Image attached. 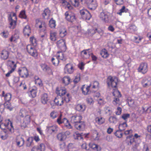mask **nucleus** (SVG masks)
<instances>
[{
    "instance_id": "obj_1",
    "label": "nucleus",
    "mask_w": 151,
    "mask_h": 151,
    "mask_svg": "<svg viewBox=\"0 0 151 151\" xmlns=\"http://www.w3.org/2000/svg\"><path fill=\"white\" fill-rule=\"evenodd\" d=\"M107 83L110 88H115L114 91L112 93L114 96L112 101L113 104L116 106L119 105L121 104V102L119 98L121 97V95L120 92L116 89L117 83V78L116 77L109 76L107 79Z\"/></svg>"
},
{
    "instance_id": "obj_2",
    "label": "nucleus",
    "mask_w": 151,
    "mask_h": 151,
    "mask_svg": "<svg viewBox=\"0 0 151 151\" xmlns=\"http://www.w3.org/2000/svg\"><path fill=\"white\" fill-rule=\"evenodd\" d=\"M50 116L52 119H54L58 116L57 120V122L59 125H60L63 123L67 128L70 129L72 128V126L68 120L65 118H62V114L59 115L58 112L55 111H53L50 113Z\"/></svg>"
},
{
    "instance_id": "obj_3",
    "label": "nucleus",
    "mask_w": 151,
    "mask_h": 151,
    "mask_svg": "<svg viewBox=\"0 0 151 151\" xmlns=\"http://www.w3.org/2000/svg\"><path fill=\"white\" fill-rule=\"evenodd\" d=\"M25 111H22L19 113V116L20 117V122L22 127H25L30 122V115L25 114Z\"/></svg>"
},
{
    "instance_id": "obj_4",
    "label": "nucleus",
    "mask_w": 151,
    "mask_h": 151,
    "mask_svg": "<svg viewBox=\"0 0 151 151\" xmlns=\"http://www.w3.org/2000/svg\"><path fill=\"white\" fill-rule=\"evenodd\" d=\"M66 58L63 52L59 51L56 54V55L54 58H52L51 59V61L52 64L55 66H57L59 63L60 60L65 61Z\"/></svg>"
},
{
    "instance_id": "obj_5",
    "label": "nucleus",
    "mask_w": 151,
    "mask_h": 151,
    "mask_svg": "<svg viewBox=\"0 0 151 151\" xmlns=\"http://www.w3.org/2000/svg\"><path fill=\"white\" fill-rule=\"evenodd\" d=\"M14 52L13 47L10 46L8 48L3 50L0 53V58L2 60H5L7 59L9 56L10 52Z\"/></svg>"
},
{
    "instance_id": "obj_6",
    "label": "nucleus",
    "mask_w": 151,
    "mask_h": 151,
    "mask_svg": "<svg viewBox=\"0 0 151 151\" xmlns=\"http://www.w3.org/2000/svg\"><path fill=\"white\" fill-rule=\"evenodd\" d=\"M9 22L10 23V28L14 29L16 26L17 17L15 13H11L8 17Z\"/></svg>"
},
{
    "instance_id": "obj_7",
    "label": "nucleus",
    "mask_w": 151,
    "mask_h": 151,
    "mask_svg": "<svg viewBox=\"0 0 151 151\" xmlns=\"http://www.w3.org/2000/svg\"><path fill=\"white\" fill-rule=\"evenodd\" d=\"M12 128V123L9 119L5 120V123L2 122L0 123V128L1 129H7L11 131Z\"/></svg>"
},
{
    "instance_id": "obj_8",
    "label": "nucleus",
    "mask_w": 151,
    "mask_h": 151,
    "mask_svg": "<svg viewBox=\"0 0 151 151\" xmlns=\"http://www.w3.org/2000/svg\"><path fill=\"white\" fill-rule=\"evenodd\" d=\"M31 45H28L27 46V49L28 53L31 56L36 58L38 55L37 50Z\"/></svg>"
},
{
    "instance_id": "obj_9",
    "label": "nucleus",
    "mask_w": 151,
    "mask_h": 151,
    "mask_svg": "<svg viewBox=\"0 0 151 151\" xmlns=\"http://www.w3.org/2000/svg\"><path fill=\"white\" fill-rule=\"evenodd\" d=\"M138 71L142 74H145L148 70V65L146 63H142L140 64L137 69Z\"/></svg>"
},
{
    "instance_id": "obj_10",
    "label": "nucleus",
    "mask_w": 151,
    "mask_h": 151,
    "mask_svg": "<svg viewBox=\"0 0 151 151\" xmlns=\"http://www.w3.org/2000/svg\"><path fill=\"white\" fill-rule=\"evenodd\" d=\"M80 13L83 19L89 20L91 17L90 14L87 10L83 9L80 10Z\"/></svg>"
},
{
    "instance_id": "obj_11",
    "label": "nucleus",
    "mask_w": 151,
    "mask_h": 151,
    "mask_svg": "<svg viewBox=\"0 0 151 151\" xmlns=\"http://www.w3.org/2000/svg\"><path fill=\"white\" fill-rule=\"evenodd\" d=\"M143 87H147L151 85V77L146 76L143 78L142 81Z\"/></svg>"
},
{
    "instance_id": "obj_12",
    "label": "nucleus",
    "mask_w": 151,
    "mask_h": 151,
    "mask_svg": "<svg viewBox=\"0 0 151 151\" xmlns=\"http://www.w3.org/2000/svg\"><path fill=\"white\" fill-rule=\"evenodd\" d=\"M65 15L66 19L68 21L72 22L76 20L75 14L73 13L66 12Z\"/></svg>"
},
{
    "instance_id": "obj_13",
    "label": "nucleus",
    "mask_w": 151,
    "mask_h": 151,
    "mask_svg": "<svg viewBox=\"0 0 151 151\" xmlns=\"http://www.w3.org/2000/svg\"><path fill=\"white\" fill-rule=\"evenodd\" d=\"M74 68L73 65L71 63L67 64L64 68L65 73L68 74H72L74 72Z\"/></svg>"
},
{
    "instance_id": "obj_14",
    "label": "nucleus",
    "mask_w": 151,
    "mask_h": 151,
    "mask_svg": "<svg viewBox=\"0 0 151 151\" xmlns=\"http://www.w3.org/2000/svg\"><path fill=\"white\" fill-rule=\"evenodd\" d=\"M88 8L91 10H95L97 6L96 0H87Z\"/></svg>"
},
{
    "instance_id": "obj_15",
    "label": "nucleus",
    "mask_w": 151,
    "mask_h": 151,
    "mask_svg": "<svg viewBox=\"0 0 151 151\" xmlns=\"http://www.w3.org/2000/svg\"><path fill=\"white\" fill-rule=\"evenodd\" d=\"M57 44L58 47L62 51L61 52L65 51L66 50V46L65 42L63 39H61L57 42Z\"/></svg>"
},
{
    "instance_id": "obj_16",
    "label": "nucleus",
    "mask_w": 151,
    "mask_h": 151,
    "mask_svg": "<svg viewBox=\"0 0 151 151\" xmlns=\"http://www.w3.org/2000/svg\"><path fill=\"white\" fill-rule=\"evenodd\" d=\"M36 27H38L40 29L42 28L43 31H45L46 30L47 25L44 22L37 19L36 20Z\"/></svg>"
},
{
    "instance_id": "obj_17",
    "label": "nucleus",
    "mask_w": 151,
    "mask_h": 151,
    "mask_svg": "<svg viewBox=\"0 0 151 151\" xmlns=\"http://www.w3.org/2000/svg\"><path fill=\"white\" fill-rule=\"evenodd\" d=\"M18 72L22 77H27L28 75V71L25 67L20 68L18 71Z\"/></svg>"
},
{
    "instance_id": "obj_18",
    "label": "nucleus",
    "mask_w": 151,
    "mask_h": 151,
    "mask_svg": "<svg viewBox=\"0 0 151 151\" xmlns=\"http://www.w3.org/2000/svg\"><path fill=\"white\" fill-rule=\"evenodd\" d=\"M82 119V116L80 115H75L71 117V122L75 124L79 122Z\"/></svg>"
},
{
    "instance_id": "obj_19",
    "label": "nucleus",
    "mask_w": 151,
    "mask_h": 151,
    "mask_svg": "<svg viewBox=\"0 0 151 151\" xmlns=\"http://www.w3.org/2000/svg\"><path fill=\"white\" fill-rule=\"evenodd\" d=\"M45 148V145L41 143L40 145L34 146L32 148L31 151H44Z\"/></svg>"
},
{
    "instance_id": "obj_20",
    "label": "nucleus",
    "mask_w": 151,
    "mask_h": 151,
    "mask_svg": "<svg viewBox=\"0 0 151 151\" xmlns=\"http://www.w3.org/2000/svg\"><path fill=\"white\" fill-rule=\"evenodd\" d=\"M49 99V98L47 93H44L41 95L40 101L42 104H47Z\"/></svg>"
},
{
    "instance_id": "obj_21",
    "label": "nucleus",
    "mask_w": 151,
    "mask_h": 151,
    "mask_svg": "<svg viewBox=\"0 0 151 151\" xmlns=\"http://www.w3.org/2000/svg\"><path fill=\"white\" fill-rule=\"evenodd\" d=\"M60 2L62 6L65 9H71L72 7L68 3L67 0H60Z\"/></svg>"
},
{
    "instance_id": "obj_22",
    "label": "nucleus",
    "mask_w": 151,
    "mask_h": 151,
    "mask_svg": "<svg viewBox=\"0 0 151 151\" xmlns=\"http://www.w3.org/2000/svg\"><path fill=\"white\" fill-rule=\"evenodd\" d=\"M56 93L58 95L60 96H63L67 93L66 89L63 87H62L60 88H57L56 90Z\"/></svg>"
},
{
    "instance_id": "obj_23",
    "label": "nucleus",
    "mask_w": 151,
    "mask_h": 151,
    "mask_svg": "<svg viewBox=\"0 0 151 151\" xmlns=\"http://www.w3.org/2000/svg\"><path fill=\"white\" fill-rule=\"evenodd\" d=\"M58 127L56 125H54L51 126H47V130L48 132L52 134L53 132H56L58 130Z\"/></svg>"
},
{
    "instance_id": "obj_24",
    "label": "nucleus",
    "mask_w": 151,
    "mask_h": 151,
    "mask_svg": "<svg viewBox=\"0 0 151 151\" xmlns=\"http://www.w3.org/2000/svg\"><path fill=\"white\" fill-rule=\"evenodd\" d=\"M85 124L83 122H80L78 123L75 124V127L78 130H83L85 128Z\"/></svg>"
},
{
    "instance_id": "obj_25",
    "label": "nucleus",
    "mask_w": 151,
    "mask_h": 151,
    "mask_svg": "<svg viewBox=\"0 0 151 151\" xmlns=\"http://www.w3.org/2000/svg\"><path fill=\"white\" fill-rule=\"evenodd\" d=\"M1 96L4 97L5 102L10 101L12 98V95L10 93H5L3 91L1 93Z\"/></svg>"
},
{
    "instance_id": "obj_26",
    "label": "nucleus",
    "mask_w": 151,
    "mask_h": 151,
    "mask_svg": "<svg viewBox=\"0 0 151 151\" xmlns=\"http://www.w3.org/2000/svg\"><path fill=\"white\" fill-rule=\"evenodd\" d=\"M16 142L17 146L21 147L24 145V141L23 138L20 136H19L16 138Z\"/></svg>"
},
{
    "instance_id": "obj_27",
    "label": "nucleus",
    "mask_w": 151,
    "mask_h": 151,
    "mask_svg": "<svg viewBox=\"0 0 151 151\" xmlns=\"http://www.w3.org/2000/svg\"><path fill=\"white\" fill-rule=\"evenodd\" d=\"M99 17L104 22H106L108 21V15L106 12H101Z\"/></svg>"
},
{
    "instance_id": "obj_28",
    "label": "nucleus",
    "mask_w": 151,
    "mask_h": 151,
    "mask_svg": "<svg viewBox=\"0 0 151 151\" xmlns=\"http://www.w3.org/2000/svg\"><path fill=\"white\" fill-rule=\"evenodd\" d=\"M37 92V88L36 87H34L28 92V93L29 96L34 98L36 96Z\"/></svg>"
},
{
    "instance_id": "obj_29",
    "label": "nucleus",
    "mask_w": 151,
    "mask_h": 151,
    "mask_svg": "<svg viewBox=\"0 0 151 151\" xmlns=\"http://www.w3.org/2000/svg\"><path fill=\"white\" fill-rule=\"evenodd\" d=\"M90 50L89 49H86L81 52V55L84 59H87L89 58L91 53L89 51Z\"/></svg>"
},
{
    "instance_id": "obj_30",
    "label": "nucleus",
    "mask_w": 151,
    "mask_h": 151,
    "mask_svg": "<svg viewBox=\"0 0 151 151\" xmlns=\"http://www.w3.org/2000/svg\"><path fill=\"white\" fill-rule=\"evenodd\" d=\"M86 109V105L81 104H77L76 107V110L80 112H83L85 111Z\"/></svg>"
},
{
    "instance_id": "obj_31",
    "label": "nucleus",
    "mask_w": 151,
    "mask_h": 151,
    "mask_svg": "<svg viewBox=\"0 0 151 151\" xmlns=\"http://www.w3.org/2000/svg\"><path fill=\"white\" fill-rule=\"evenodd\" d=\"M57 137L59 140L63 141L65 140L67 136L65 133L61 132L57 134Z\"/></svg>"
},
{
    "instance_id": "obj_32",
    "label": "nucleus",
    "mask_w": 151,
    "mask_h": 151,
    "mask_svg": "<svg viewBox=\"0 0 151 151\" xmlns=\"http://www.w3.org/2000/svg\"><path fill=\"white\" fill-rule=\"evenodd\" d=\"M91 87V85L86 86L85 85H83L81 88L82 92L84 95H87L89 93L90 88Z\"/></svg>"
},
{
    "instance_id": "obj_33",
    "label": "nucleus",
    "mask_w": 151,
    "mask_h": 151,
    "mask_svg": "<svg viewBox=\"0 0 151 151\" xmlns=\"http://www.w3.org/2000/svg\"><path fill=\"white\" fill-rule=\"evenodd\" d=\"M90 147L95 150L100 151L101 148V147L94 143L91 142L89 144Z\"/></svg>"
},
{
    "instance_id": "obj_34",
    "label": "nucleus",
    "mask_w": 151,
    "mask_h": 151,
    "mask_svg": "<svg viewBox=\"0 0 151 151\" xmlns=\"http://www.w3.org/2000/svg\"><path fill=\"white\" fill-rule=\"evenodd\" d=\"M23 32L25 36H29L31 33V29L29 25L26 26L23 29Z\"/></svg>"
},
{
    "instance_id": "obj_35",
    "label": "nucleus",
    "mask_w": 151,
    "mask_h": 151,
    "mask_svg": "<svg viewBox=\"0 0 151 151\" xmlns=\"http://www.w3.org/2000/svg\"><path fill=\"white\" fill-rule=\"evenodd\" d=\"M50 11L47 8L44 10L42 14V15L44 18L48 19L50 15Z\"/></svg>"
},
{
    "instance_id": "obj_36",
    "label": "nucleus",
    "mask_w": 151,
    "mask_h": 151,
    "mask_svg": "<svg viewBox=\"0 0 151 151\" xmlns=\"http://www.w3.org/2000/svg\"><path fill=\"white\" fill-rule=\"evenodd\" d=\"M4 108L11 111L14 108V106L12 105L10 101L5 102L4 104Z\"/></svg>"
},
{
    "instance_id": "obj_37",
    "label": "nucleus",
    "mask_w": 151,
    "mask_h": 151,
    "mask_svg": "<svg viewBox=\"0 0 151 151\" xmlns=\"http://www.w3.org/2000/svg\"><path fill=\"white\" fill-rule=\"evenodd\" d=\"M137 30V28L136 26L134 24H130L128 28V31L132 33H134Z\"/></svg>"
},
{
    "instance_id": "obj_38",
    "label": "nucleus",
    "mask_w": 151,
    "mask_h": 151,
    "mask_svg": "<svg viewBox=\"0 0 151 151\" xmlns=\"http://www.w3.org/2000/svg\"><path fill=\"white\" fill-rule=\"evenodd\" d=\"M7 65L11 68V70H14L16 67V64L12 60H8L7 62Z\"/></svg>"
},
{
    "instance_id": "obj_39",
    "label": "nucleus",
    "mask_w": 151,
    "mask_h": 151,
    "mask_svg": "<svg viewBox=\"0 0 151 151\" xmlns=\"http://www.w3.org/2000/svg\"><path fill=\"white\" fill-rule=\"evenodd\" d=\"M33 138L31 137L28 138L26 142V146L27 147H29L34 145L33 142Z\"/></svg>"
},
{
    "instance_id": "obj_40",
    "label": "nucleus",
    "mask_w": 151,
    "mask_h": 151,
    "mask_svg": "<svg viewBox=\"0 0 151 151\" xmlns=\"http://www.w3.org/2000/svg\"><path fill=\"white\" fill-rule=\"evenodd\" d=\"M54 102L57 105L61 106L64 103L63 100L62 99L55 98Z\"/></svg>"
},
{
    "instance_id": "obj_41",
    "label": "nucleus",
    "mask_w": 151,
    "mask_h": 151,
    "mask_svg": "<svg viewBox=\"0 0 151 151\" xmlns=\"http://www.w3.org/2000/svg\"><path fill=\"white\" fill-rule=\"evenodd\" d=\"M105 119L102 117H97L95 118L96 122L99 124H101L105 122Z\"/></svg>"
},
{
    "instance_id": "obj_42",
    "label": "nucleus",
    "mask_w": 151,
    "mask_h": 151,
    "mask_svg": "<svg viewBox=\"0 0 151 151\" xmlns=\"http://www.w3.org/2000/svg\"><path fill=\"white\" fill-rule=\"evenodd\" d=\"M35 84L39 86H42V81L37 76H35L34 78Z\"/></svg>"
},
{
    "instance_id": "obj_43",
    "label": "nucleus",
    "mask_w": 151,
    "mask_h": 151,
    "mask_svg": "<svg viewBox=\"0 0 151 151\" xmlns=\"http://www.w3.org/2000/svg\"><path fill=\"white\" fill-rule=\"evenodd\" d=\"M128 104L129 106L132 107H134L137 106V102L131 99H128Z\"/></svg>"
},
{
    "instance_id": "obj_44",
    "label": "nucleus",
    "mask_w": 151,
    "mask_h": 151,
    "mask_svg": "<svg viewBox=\"0 0 151 151\" xmlns=\"http://www.w3.org/2000/svg\"><path fill=\"white\" fill-rule=\"evenodd\" d=\"M19 35L18 34H15L13 35H12L10 39V40L11 42H16L17 40L19 39Z\"/></svg>"
},
{
    "instance_id": "obj_45",
    "label": "nucleus",
    "mask_w": 151,
    "mask_h": 151,
    "mask_svg": "<svg viewBox=\"0 0 151 151\" xmlns=\"http://www.w3.org/2000/svg\"><path fill=\"white\" fill-rule=\"evenodd\" d=\"M62 81L65 85H68L70 83V79L69 76H65L62 79Z\"/></svg>"
},
{
    "instance_id": "obj_46",
    "label": "nucleus",
    "mask_w": 151,
    "mask_h": 151,
    "mask_svg": "<svg viewBox=\"0 0 151 151\" xmlns=\"http://www.w3.org/2000/svg\"><path fill=\"white\" fill-rule=\"evenodd\" d=\"M127 127V124L126 122H123L120 123L119 126V128L120 130H124Z\"/></svg>"
},
{
    "instance_id": "obj_47",
    "label": "nucleus",
    "mask_w": 151,
    "mask_h": 151,
    "mask_svg": "<svg viewBox=\"0 0 151 151\" xmlns=\"http://www.w3.org/2000/svg\"><path fill=\"white\" fill-rule=\"evenodd\" d=\"M63 97H62V99L63 100L64 103L65 102L66 103L68 102L70 100V96L69 94L68 93L66 94V95H64Z\"/></svg>"
},
{
    "instance_id": "obj_48",
    "label": "nucleus",
    "mask_w": 151,
    "mask_h": 151,
    "mask_svg": "<svg viewBox=\"0 0 151 151\" xmlns=\"http://www.w3.org/2000/svg\"><path fill=\"white\" fill-rule=\"evenodd\" d=\"M30 45L33 46H36L37 45V42L36 39L34 37H31L30 38Z\"/></svg>"
},
{
    "instance_id": "obj_49",
    "label": "nucleus",
    "mask_w": 151,
    "mask_h": 151,
    "mask_svg": "<svg viewBox=\"0 0 151 151\" xmlns=\"http://www.w3.org/2000/svg\"><path fill=\"white\" fill-rule=\"evenodd\" d=\"M128 11V9H126L125 7L124 6L119 10V12H117V14L121 16L122 15V13L127 12Z\"/></svg>"
},
{
    "instance_id": "obj_50",
    "label": "nucleus",
    "mask_w": 151,
    "mask_h": 151,
    "mask_svg": "<svg viewBox=\"0 0 151 151\" xmlns=\"http://www.w3.org/2000/svg\"><path fill=\"white\" fill-rule=\"evenodd\" d=\"M83 0H70V1L72 5L75 7H77L79 4V2H82Z\"/></svg>"
},
{
    "instance_id": "obj_51",
    "label": "nucleus",
    "mask_w": 151,
    "mask_h": 151,
    "mask_svg": "<svg viewBox=\"0 0 151 151\" xmlns=\"http://www.w3.org/2000/svg\"><path fill=\"white\" fill-rule=\"evenodd\" d=\"M101 56L104 58H106L108 57V53L107 51L105 49L102 50L100 53Z\"/></svg>"
},
{
    "instance_id": "obj_52",
    "label": "nucleus",
    "mask_w": 151,
    "mask_h": 151,
    "mask_svg": "<svg viewBox=\"0 0 151 151\" xmlns=\"http://www.w3.org/2000/svg\"><path fill=\"white\" fill-rule=\"evenodd\" d=\"M56 33L54 32H51L50 33V38L53 41H55L56 40Z\"/></svg>"
},
{
    "instance_id": "obj_53",
    "label": "nucleus",
    "mask_w": 151,
    "mask_h": 151,
    "mask_svg": "<svg viewBox=\"0 0 151 151\" xmlns=\"http://www.w3.org/2000/svg\"><path fill=\"white\" fill-rule=\"evenodd\" d=\"M90 85L91 86H92V88H98L99 87V83L97 81H94Z\"/></svg>"
},
{
    "instance_id": "obj_54",
    "label": "nucleus",
    "mask_w": 151,
    "mask_h": 151,
    "mask_svg": "<svg viewBox=\"0 0 151 151\" xmlns=\"http://www.w3.org/2000/svg\"><path fill=\"white\" fill-rule=\"evenodd\" d=\"M142 113H149L151 112V106L149 107H142Z\"/></svg>"
},
{
    "instance_id": "obj_55",
    "label": "nucleus",
    "mask_w": 151,
    "mask_h": 151,
    "mask_svg": "<svg viewBox=\"0 0 151 151\" xmlns=\"http://www.w3.org/2000/svg\"><path fill=\"white\" fill-rule=\"evenodd\" d=\"M66 34V30L65 28H62L60 29V35L61 37H64Z\"/></svg>"
},
{
    "instance_id": "obj_56",
    "label": "nucleus",
    "mask_w": 151,
    "mask_h": 151,
    "mask_svg": "<svg viewBox=\"0 0 151 151\" xmlns=\"http://www.w3.org/2000/svg\"><path fill=\"white\" fill-rule=\"evenodd\" d=\"M109 121L110 123L115 124L117 122V119L115 116H111L109 118Z\"/></svg>"
},
{
    "instance_id": "obj_57",
    "label": "nucleus",
    "mask_w": 151,
    "mask_h": 151,
    "mask_svg": "<svg viewBox=\"0 0 151 151\" xmlns=\"http://www.w3.org/2000/svg\"><path fill=\"white\" fill-rule=\"evenodd\" d=\"M73 137L75 139L80 140L82 139L81 135L78 132H75L73 134Z\"/></svg>"
},
{
    "instance_id": "obj_58",
    "label": "nucleus",
    "mask_w": 151,
    "mask_h": 151,
    "mask_svg": "<svg viewBox=\"0 0 151 151\" xmlns=\"http://www.w3.org/2000/svg\"><path fill=\"white\" fill-rule=\"evenodd\" d=\"M49 26L51 28H54L55 26V20L51 19L49 22Z\"/></svg>"
},
{
    "instance_id": "obj_59",
    "label": "nucleus",
    "mask_w": 151,
    "mask_h": 151,
    "mask_svg": "<svg viewBox=\"0 0 151 151\" xmlns=\"http://www.w3.org/2000/svg\"><path fill=\"white\" fill-rule=\"evenodd\" d=\"M98 103L101 106L104 105L106 103V102L104 101V99L103 98L100 97L97 100Z\"/></svg>"
},
{
    "instance_id": "obj_60",
    "label": "nucleus",
    "mask_w": 151,
    "mask_h": 151,
    "mask_svg": "<svg viewBox=\"0 0 151 151\" xmlns=\"http://www.w3.org/2000/svg\"><path fill=\"white\" fill-rule=\"evenodd\" d=\"M86 101L87 104H93L94 103V101L93 99L90 96H88L86 98Z\"/></svg>"
},
{
    "instance_id": "obj_61",
    "label": "nucleus",
    "mask_w": 151,
    "mask_h": 151,
    "mask_svg": "<svg viewBox=\"0 0 151 151\" xmlns=\"http://www.w3.org/2000/svg\"><path fill=\"white\" fill-rule=\"evenodd\" d=\"M19 17L22 18L26 19L27 16L25 14V12L24 10L21 12L19 15Z\"/></svg>"
},
{
    "instance_id": "obj_62",
    "label": "nucleus",
    "mask_w": 151,
    "mask_h": 151,
    "mask_svg": "<svg viewBox=\"0 0 151 151\" xmlns=\"http://www.w3.org/2000/svg\"><path fill=\"white\" fill-rule=\"evenodd\" d=\"M148 92L147 91L146 93H144L143 94H142V95H141V98L145 99L147 98H149L150 97L151 94L150 93L148 94Z\"/></svg>"
},
{
    "instance_id": "obj_63",
    "label": "nucleus",
    "mask_w": 151,
    "mask_h": 151,
    "mask_svg": "<svg viewBox=\"0 0 151 151\" xmlns=\"http://www.w3.org/2000/svg\"><path fill=\"white\" fill-rule=\"evenodd\" d=\"M121 131L120 130L116 131L114 133L115 135L118 138L121 137L122 136V134Z\"/></svg>"
},
{
    "instance_id": "obj_64",
    "label": "nucleus",
    "mask_w": 151,
    "mask_h": 151,
    "mask_svg": "<svg viewBox=\"0 0 151 151\" xmlns=\"http://www.w3.org/2000/svg\"><path fill=\"white\" fill-rule=\"evenodd\" d=\"M40 66L42 70L44 71H47L49 69V67L45 63L42 64Z\"/></svg>"
}]
</instances>
